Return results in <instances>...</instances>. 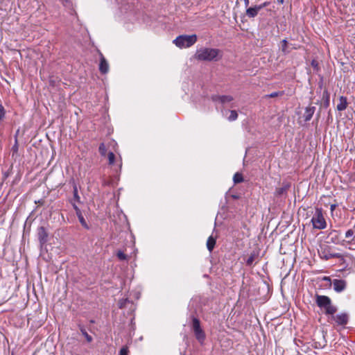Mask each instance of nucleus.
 Wrapping results in <instances>:
<instances>
[{
  "mask_svg": "<svg viewBox=\"0 0 355 355\" xmlns=\"http://www.w3.org/2000/svg\"><path fill=\"white\" fill-rule=\"evenodd\" d=\"M220 51L217 49L202 47L198 49L195 53L196 59L201 61L217 60L220 57Z\"/></svg>",
  "mask_w": 355,
  "mask_h": 355,
  "instance_id": "nucleus-1",
  "label": "nucleus"
},
{
  "mask_svg": "<svg viewBox=\"0 0 355 355\" xmlns=\"http://www.w3.org/2000/svg\"><path fill=\"white\" fill-rule=\"evenodd\" d=\"M197 41L196 35H182L173 40V44L180 49L189 48L193 45Z\"/></svg>",
  "mask_w": 355,
  "mask_h": 355,
  "instance_id": "nucleus-2",
  "label": "nucleus"
},
{
  "mask_svg": "<svg viewBox=\"0 0 355 355\" xmlns=\"http://www.w3.org/2000/svg\"><path fill=\"white\" fill-rule=\"evenodd\" d=\"M316 304L324 310L326 314L334 315L336 311V307L331 304V300L327 296L317 295Z\"/></svg>",
  "mask_w": 355,
  "mask_h": 355,
  "instance_id": "nucleus-3",
  "label": "nucleus"
},
{
  "mask_svg": "<svg viewBox=\"0 0 355 355\" xmlns=\"http://www.w3.org/2000/svg\"><path fill=\"white\" fill-rule=\"evenodd\" d=\"M313 227L317 230H324L327 227V222L321 208H316L311 220Z\"/></svg>",
  "mask_w": 355,
  "mask_h": 355,
  "instance_id": "nucleus-4",
  "label": "nucleus"
},
{
  "mask_svg": "<svg viewBox=\"0 0 355 355\" xmlns=\"http://www.w3.org/2000/svg\"><path fill=\"white\" fill-rule=\"evenodd\" d=\"M193 329L196 339L202 343L205 338V334L200 327V321L197 318L193 319Z\"/></svg>",
  "mask_w": 355,
  "mask_h": 355,
  "instance_id": "nucleus-5",
  "label": "nucleus"
},
{
  "mask_svg": "<svg viewBox=\"0 0 355 355\" xmlns=\"http://www.w3.org/2000/svg\"><path fill=\"white\" fill-rule=\"evenodd\" d=\"M333 287L336 292L340 293L346 288V282L343 279H335L333 280Z\"/></svg>",
  "mask_w": 355,
  "mask_h": 355,
  "instance_id": "nucleus-6",
  "label": "nucleus"
},
{
  "mask_svg": "<svg viewBox=\"0 0 355 355\" xmlns=\"http://www.w3.org/2000/svg\"><path fill=\"white\" fill-rule=\"evenodd\" d=\"M331 318L340 325H345L347 323L348 317L345 313H340L336 315H331Z\"/></svg>",
  "mask_w": 355,
  "mask_h": 355,
  "instance_id": "nucleus-7",
  "label": "nucleus"
},
{
  "mask_svg": "<svg viewBox=\"0 0 355 355\" xmlns=\"http://www.w3.org/2000/svg\"><path fill=\"white\" fill-rule=\"evenodd\" d=\"M345 236L347 239V243L350 245L351 247H352L354 245H355V243H354L355 239V232L353 230L349 229L346 231Z\"/></svg>",
  "mask_w": 355,
  "mask_h": 355,
  "instance_id": "nucleus-8",
  "label": "nucleus"
},
{
  "mask_svg": "<svg viewBox=\"0 0 355 355\" xmlns=\"http://www.w3.org/2000/svg\"><path fill=\"white\" fill-rule=\"evenodd\" d=\"M99 70L102 73H106L109 70L108 63L101 53Z\"/></svg>",
  "mask_w": 355,
  "mask_h": 355,
  "instance_id": "nucleus-9",
  "label": "nucleus"
},
{
  "mask_svg": "<svg viewBox=\"0 0 355 355\" xmlns=\"http://www.w3.org/2000/svg\"><path fill=\"white\" fill-rule=\"evenodd\" d=\"M48 234L44 227H40L38 229V239L42 244L46 242Z\"/></svg>",
  "mask_w": 355,
  "mask_h": 355,
  "instance_id": "nucleus-10",
  "label": "nucleus"
},
{
  "mask_svg": "<svg viewBox=\"0 0 355 355\" xmlns=\"http://www.w3.org/2000/svg\"><path fill=\"white\" fill-rule=\"evenodd\" d=\"M260 7L259 6H255L254 7L248 8L246 10V15L250 18H253L256 17L260 10Z\"/></svg>",
  "mask_w": 355,
  "mask_h": 355,
  "instance_id": "nucleus-11",
  "label": "nucleus"
},
{
  "mask_svg": "<svg viewBox=\"0 0 355 355\" xmlns=\"http://www.w3.org/2000/svg\"><path fill=\"white\" fill-rule=\"evenodd\" d=\"M347 107V101L346 97L340 96L339 103L337 105V110L339 111L345 110Z\"/></svg>",
  "mask_w": 355,
  "mask_h": 355,
  "instance_id": "nucleus-12",
  "label": "nucleus"
},
{
  "mask_svg": "<svg viewBox=\"0 0 355 355\" xmlns=\"http://www.w3.org/2000/svg\"><path fill=\"white\" fill-rule=\"evenodd\" d=\"M232 97L231 96H217L213 97V100L215 101H220L222 103H229L232 101Z\"/></svg>",
  "mask_w": 355,
  "mask_h": 355,
  "instance_id": "nucleus-13",
  "label": "nucleus"
},
{
  "mask_svg": "<svg viewBox=\"0 0 355 355\" xmlns=\"http://www.w3.org/2000/svg\"><path fill=\"white\" fill-rule=\"evenodd\" d=\"M216 244V239L210 236L207 241V247L209 252H211Z\"/></svg>",
  "mask_w": 355,
  "mask_h": 355,
  "instance_id": "nucleus-14",
  "label": "nucleus"
},
{
  "mask_svg": "<svg viewBox=\"0 0 355 355\" xmlns=\"http://www.w3.org/2000/svg\"><path fill=\"white\" fill-rule=\"evenodd\" d=\"M233 180L234 183L236 184L242 182L243 180L242 175L239 173H236L234 174Z\"/></svg>",
  "mask_w": 355,
  "mask_h": 355,
  "instance_id": "nucleus-15",
  "label": "nucleus"
},
{
  "mask_svg": "<svg viewBox=\"0 0 355 355\" xmlns=\"http://www.w3.org/2000/svg\"><path fill=\"white\" fill-rule=\"evenodd\" d=\"M238 114L235 110L230 111V115L227 116L229 121H234L237 119Z\"/></svg>",
  "mask_w": 355,
  "mask_h": 355,
  "instance_id": "nucleus-16",
  "label": "nucleus"
},
{
  "mask_svg": "<svg viewBox=\"0 0 355 355\" xmlns=\"http://www.w3.org/2000/svg\"><path fill=\"white\" fill-rule=\"evenodd\" d=\"M107 158H108V161H109V164H110V165L114 164V160H115V155L112 152H110L107 154Z\"/></svg>",
  "mask_w": 355,
  "mask_h": 355,
  "instance_id": "nucleus-17",
  "label": "nucleus"
},
{
  "mask_svg": "<svg viewBox=\"0 0 355 355\" xmlns=\"http://www.w3.org/2000/svg\"><path fill=\"white\" fill-rule=\"evenodd\" d=\"M116 256L119 259L123 261L127 259L126 254H125L122 251H118L116 253Z\"/></svg>",
  "mask_w": 355,
  "mask_h": 355,
  "instance_id": "nucleus-18",
  "label": "nucleus"
},
{
  "mask_svg": "<svg viewBox=\"0 0 355 355\" xmlns=\"http://www.w3.org/2000/svg\"><path fill=\"white\" fill-rule=\"evenodd\" d=\"M99 152L101 155L105 156L106 154V148L104 144H101L99 146Z\"/></svg>",
  "mask_w": 355,
  "mask_h": 355,
  "instance_id": "nucleus-19",
  "label": "nucleus"
},
{
  "mask_svg": "<svg viewBox=\"0 0 355 355\" xmlns=\"http://www.w3.org/2000/svg\"><path fill=\"white\" fill-rule=\"evenodd\" d=\"M286 47H287V41L286 40H283L282 41V51L285 53L288 52L286 50Z\"/></svg>",
  "mask_w": 355,
  "mask_h": 355,
  "instance_id": "nucleus-20",
  "label": "nucleus"
},
{
  "mask_svg": "<svg viewBox=\"0 0 355 355\" xmlns=\"http://www.w3.org/2000/svg\"><path fill=\"white\" fill-rule=\"evenodd\" d=\"M82 332L87 342L90 343L92 341V337L90 335H89L85 331H83Z\"/></svg>",
  "mask_w": 355,
  "mask_h": 355,
  "instance_id": "nucleus-21",
  "label": "nucleus"
},
{
  "mask_svg": "<svg viewBox=\"0 0 355 355\" xmlns=\"http://www.w3.org/2000/svg\"><path fill=\"white\" fill-rule=\"evenodd\" d=\"M128 349L127 347H123L120 350V355H128Z\"/></svg>",
  "mask_w": 355,
  "mask_h": 355,
  "instance_id": "nucleus-22",
  "label": "nucleus"
},
{
  "mask_svg": "<svg viewBox=\"0 0 355 355\" xmlns=\"http://www.w3.org/2000/svg\"><path fill=\"white\" fill-rule=\"evenodd\" d=\"M306 112L308 113V115L306 117V120H309L313 115V111L311 110V108H307Z\"/></svg>",
  "mask_w": 355,
  "mask_h": 355,
  "instance_id": "nucleus-23",
  "label": "nucleus"
},
{
  "mask_svg": "<svg viewBox=\"0 0 355 355\" xmlns=\"http://www.w3.org/2000/svg\"><path fill=\"white\" fill-rule=\"evenodd\" d=\"M78 218H79V220H80V222L81 225H82L83 226H84L85 227L88 228V227H87V223H86V222H85V220L84 218L83 217V216L79 215V216H78Z\"/></svg>",
  "mask_w": 355,
  "mask_h": 355,
  "instance_id": "nucleus-24",
  "label": "nucleus"
},
{
  "mask_svg": "<svg viewBox=\"0 0 355 355\" xmlns=\"http://www.w3.org/2000/svg\"><path fill=\"white\" fill-rule=\"evenodd\" d=\"M5 116V110L3 105L0 103V121L3 119Z\"/></svg>",
  "mask_w": 355,
  "mask_h": 355,
  "instance_id": "nucleus-25",
  "label": "nucleus"
},
{
  "mask_svg": "<svg viewBox=\"0 0 355 355\" xmlns=\"http://www.w3.org/2000/svg\"><path fill=\"white\" fill-rule=\"evenodd\" d=\"M254 261V255H251L247 260V264L251 265Z\"/></svg>",
  "mask_w": 355,
  "mask_h": 355,
  "instance_id": "nucleus-26",
  "label": "nucleus"
},
{
  "mask_svg": "<svg viewBox=\"0 0 355 355\" xmlns=\"http://www.w3.org/2000/svg\"><path fill=\"white\" fill-rule=\"evenodd\" d=\"M127 302H128V300H127V299L121 300V301L119 302V307H120V308H123V307L125 306V303H126Z\"/></svg>",
  "mask_w": 355,
  "mask_h": 355,
  "instance_id": "nucleus-27",
  "label": "nucleus"
},
{
  "mask_svg": "<svg viewBox=\"0 0 355 355\" xmlns=\"http://www.w3.org/2000/svg\"><path fill=\"white\" fill-rule=\"evenodd\" d=\"M29 3L33 6L39 5V2L37 1V0H29Z\"/></svg>",
  "mask_w": 355,
  "mask_h": 355,
  "instance_id": "nucleus-28",
  "label": "nucleus"
},
{
  "mask_svg": "<svg viewBox=\"0 0 355 355\" xmlns=\"http://www.w3.org/2000/svg\"><path fill=\"white\" fill-rule=\"evenodd\" d=\"M268 5H269V2L266 1V2L263 3H262V4H261V5H259V7H260V9L261 10L262 8H263L266 7V6H268Z\"/></svg>",
  "mask_w": 355,
  "mask_h": 355,
  "instance_id": "nucleus-29",
  "label": "nucleus"
},
{
  "mask_svg": "<svg viewBox=\"0 0 355 355\" xmlns=\"http://www.w3.org/2000/svg\"><path fill=\"white\" fill-rule=\"evenodd\" d=\"M285 189L284 188H279L277 190V193L278 195H281L284 192Z\"/></svg>",
  "mask_w": 355,
  "mask_h": 355,
  "instance_id": "nucleus-30",
  "label": "nucleus"
},
{
  "mask_svg": "<svg viewBox=\"0 0 355 355\" xmlns=\"http://www.w3.org/2000/svg\"><path fill=\"white\" fill-rule=\"evenodd\" d=\"M336 207V205H331V207H330L331 211H334L335 210Z\"/></svg>",
  "mask_w": 355,
  "mask_h": 355,
  "instance_id": "nucleus-31",
  "label": "nucleus"
},
{
  "mask_svg": "<svg viewBox=\"0 0 355 355\" xmlns=\"http://www.w3.org/2000/svg\"><path fill=\"white\" fill-rule=\"evenodd\" d=\"M277 96V92L272 93V94H270L269 95V96H270V97H272V98L275 97V96Z\"/></svg>",
  "mask_w": 355,
  "mask_h": 355,
  "instance_id": "nucleus-32",
  "label": "nucleus"
},
{
  "mask_svg": "<svg viewBox=\"0 0 355 355\" xmlns=\"http://www.w3.org/2000/svg\"><path fill=\"white\" fill-rule=\"evenodd\" d=\"M277 2L279 3V4H282L284 3V0H277Z\"/></svg>",
  "mask_w": 355,
  "mask_h": 355,
  "instance_id": "nucleus-33",
  "label": "nucleus"
},
{
  "mask_svg": "<svg viewBox=\"0 0 355 355\" xmlns=\"http://www.w3.org/2000/svg\"><path fill=\"white\" fill-rule=\"evenodd\" d=\"M245 6H248L249 3V0H244Z\"/></svg>",
  "mask_w": 355,
  "mask_h": 355,
  "instance_id": "nucleus-34",
  "label": "nucleus"
},
{
  "mask_svg": "<svg viewBox=\"0 0 355 355\" xmlns=\"http://www.w3.org/2000/svg\"><path fill=\"white\" fill-rule=\"evenodd\" d=\"M324 280H328V281H330V278L328 277H326L324 278Z\"/></svg>",
  "mask_w": 355,
  "mask_h": 355,
  "instance_id": "nucleus-35",
  "label": "nucleus"
},
{
  "mask_svg": "<svg viewBox=\"0 0 355 355\" xmlns=\"http://www.w3.org/2000/svg\"><path fill=\"white\" fill-rule=\"evenodd\" d=\"M334 257H338H338H340V255L339 254H337L334 255Z\"/></svg>",
  "mask_w": 355,
  "mask_h": 355,
  "instance_id": "nucleus-36",
  "label": "nucleus"
}]
</instances>
